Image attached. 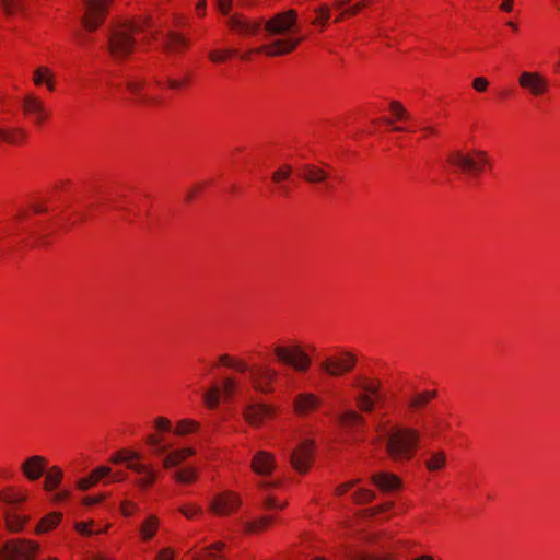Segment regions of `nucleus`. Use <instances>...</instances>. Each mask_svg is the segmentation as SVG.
Wrapping results in <instances>:
<instances>
[{"label":"nucleus","mask_w":560,"mask_h":560,"mask_svg":"<svg viewBox=\"0 0 560 560\" xmlns=\"http://www.w3.org/2000/svg\"><path fill=\"white\" fill-rule=\"evenodd\" d=\"M129 469L132 471L143 475V477L137 480V485L141 488L150 487L156 478L155 471L148 465L139 463H129Z\"/></svg>","instance_id":"obj_23"},{"label":"nucleus","mask_w":560,"mask_h":560,"mask_svg":"<svg viewBox=\"0 0 560 560\" xmlns=\"http://www.w3.org/2000/svg\"><path fill=\"white\" fill-rule=\"evenodd\" d=\"M220 12L224 15H229L232 8V0H217Z\"/></svg>","instance_id":"obj_58"},{"label":"nucleus","mask_w":560,"mask_h":560,"mask_svg":"<svg viewBox=\"0 0 560 560\" xmlns=\"http://www.w3.org/2000/svg\"><path fill=\"white\" fill-rule=\"evenodd\" d=\"M137 27L131 23L116 25L108 33L107 49L110 56L119 61L126 59L136 47L133 34Z\"/></svg>","instance_id":"obj_2"},{"label":"nucleus","mask_w":560,"mask_h":560,"mask_svg":"<svg viewBox=\"0 0 560 560\" xmlns=\"http://www.w3.org/2000/svg\"><path fill=\"white\" fill-rule=\"evenodd\" d=\"M141 454L130 451V450H121L112 456L110 460L114 464L125 463L129 468V463H139L141 459Z\"/></svg>","instance_id":"obj_31"},{"label":"nucleus","mask_w":560,"mask_h":560,"mask_svg":"<svg viewBox=\"0 0 560 560\" xmlns=\"http://www.w3.org/2000/svg\"><path fill=\"white\" fill-rule=\"evenodd\" d=\"M358 386L362 389V394H369L372 397H375L377 399H381V382L377 380H365V378H359Z\"/></svg>","instance_id":"obj_34"},{"label":"nucleus","mask_w":560,"mask_h":560,"mask_svg":"<svg viewBox=\"0 0 560 560\" xmlns=\"http://www.w3.org/2000/svg\"><path fill=\"white\" fill-rule=\"evenodd\" d=\"M105 498H106L105 493L95 495V497H86V498H84L83 503L85 505H94V504L102 502Z\"/></svg>","instance_id":"obj_60"},{"label":"nucleus","mask_w":560,"mask_h":560,"mask_svg":"<svg viewBox=\"0 0 560 560\" xmlns=\"http://www.w3.org/2000/svg\"><path fill=\"white\" fill-rule=\"evenodd\" d=\"M4 520L9 530L20 532L28 522V516L20 515L12 509L4 512Z\"/></svg>","instance_id":"obj_27"},{"label":"nucleus","mask_w":560,"mask_h":560,"mask_svg":"<svg viewBox=\"0 0 560 560\" xmlns=\"http://www.w3.org/2000/svg\"><path fill=\"white\" fill-rule=\"evenodd\" d=\"M159 521L155 516H150L142 525L141 527V535L143 539H151L156 529H158Z\"/></svg>","instance_id":"obj_40"},{"label":"nucleus","mask_w":560,"mask_h":560,"mask_svg":"<svg viewBox=\"0 0 560 560\" xmlns=\"http://www.w3.org/2000/svg\"><path fill=\"white\" fill-rule=\"evenodd\" d=\"M221 390L218 386H212L203 396L205 402L209 408H215L219 405Z\"/></svg>","instance_id":"obj_45"},{"label":"nucleus","mask_w":560,"mask_h":560,"mask_svg":"<svg viewBox=\"0 0 560 560\" xmlns=\"http://www.w3.org/2000/svg\"><path fill=\"white\" fill-rule=\"evenodd\" d=\"M61 516L62 515L58 512H54V513L46 515L37 524L35 532L37 534H43V533L49 532L50 529L55 528L59 524Z\"/></svg>","instance_id":"obj_29"},{"label":"nucleus","mask_w":560,"mask_h":560,"mask_svg":"<svg viewBox=\"0 0 560 560\" xmlns=\"http://www.w3.org/2000/svg\"><path fill=\"white\" fill-rule=\"evenodd\" d=\"M1 7L7 15H13L23 11L24 0H1Z\"/></svg>","instance_id":"obj_41"},{"label":"nucleus","mask_w":560,"mask_h":560,"mask_svg":"<svg viewBox=\"0 0 560 560\" xmlns=\"http://www.w3.org/2000/svg\"><path fill=\"white\" fill-rule=\"evenodd\" d=\"M273 353L279 362L293 368L296 372H306L311 364V357L303 350L299 343L289 346L276 345Z\"/></svg>","instance_id":"obj_4"},{"label":"nucleus","mask_w":560,"mask_h":560,"mask_svg":"<svg viewBox=\"0 0 560 560\" xmlns=\"http://www.w3.org/2000/svg\"><path fill=\"white\" fill-rule=\"evenodd\" d=\"M357 363V358L350 352H343L340 357H327L319 366L320 370L332 377L350 372Z\"/></svg>","instance_id":"obj_8"},{"label":"nucleus","mask_w":560,"mask_h":560,"mask_svg":"<svg viewBox=\"0 0 560 560\" xmlns=\"http://www.w3.org/2000/svg\"><path fill=\"white\" fill-rule=\"evenodd\" d=\"M26 137V131L20 127L2 128L0 127V141L9 144H19Z\"/></svg>","instance_id":"obj_26"},{"label":"nucleus","mask_w":560,"mask_h":560,"mask_svg":"<svg viewBox=\"0 0 560 560\" xmlns=\"http://www.w3.org/2000/svg\"><path fill=\"white\" fill-rule=\"evenodd\" d=\"M24 113L34 119L36 125H40L49 117V112L44 103L35 95L27 94L23 98Z\"/></svg>","instance_id":"obj_15"},{"label":"nucleus","mask_w":560,"mask_h":560,"mask_svg":"<svg viewBox=\"0 0 560 560\" xmlns=\"http://www.w3.org/2000/svg\"><path fill=\"white\" fill-rule=\"evenodd\" d=\"M24 476L28 480L39 479L47 469V460L43 456L34 455L28 457L21 466Z\"/></svg>","instance_id":"obj_16"},{"label":"nucleus","mask_w":560,"mask_h":560,"mask_svg":"<svg viewBox=\"0 0 560 560\" xmlns=\"http://www.w3.org/2000/svg\"><path fill=\"white\" fill-rule=\"evenodd\" d=\"M188 45V39L185 38L182 34L174 31H167L162 46L165 51L177 54L180 52L182 49L187 48Z\"/></svg>","instance_id":"obj_20"},{"label":"nucleus","mask_w":560,"mask_h":560,"mask_svg":"<svg viewBox=\"0 0 560 560\" xmlns=\"http://www.w3.org/2000/svg\"><path fill=\"white\" fill-rule=\"evenodd\" d=\"M301 177L310 184H326L327 188H330V185L327 184L328 173L315 164H304L301 167Z\"/></svg>","instance_id":"obj_17"},{"label":"nucleus","mask_w":560,"mask_h":560,"mask_svg":"<svg viewBox=\"0 0 560 560\" xmlns=\"http://www.w3.org/2000/svg\"><path fill=\"white\" fill-rule=\"evenodd\" d=\"M241 505V499L233 492L218 494L210 503V510L220 516L233 513Z\"/></svg>","instance_id":"obj_11"},{"label":"nucleus","mask_w":560,"mask_h":560,"mask_svg":"<svg viewBox=\"0 0 560 560\" xmlns=\"http://www.w3.org/2000/svg\"><path fill=\"white\" fill-rule=\"evenodd\" d=\"M158 560H173V553L170 549H164L158 555Z\"/></svg>","instance_id":"obj_64"},{"label":"nucleus","mask_w":560,"mask_h":560,"mask_svg":"<svg viewBox=\"0 0 560 560\" xmlns=\"http://www.w3.org/2000/svg\"><path fill=\"white\" fill-rule=\"evenodd\" d=\"M275 459L273 456L267 452H258L252 462V468L259 475H268L273 470Z\"/></svg>","instance_id":"obj_21"},{"label":"nucleus","mask_w":560,"mask_h":560,"mask_svg":"<svg viewBox=\"0 0 560 560\" xmlns=\"http://www.w3.org/2000/svg\"><path fill=\"white\" fill-rule=\"evenodd\" d=\"M383 436L388 457L396 463H406L415 456L421 433L415 428L396 424L385 430Z\"/></svg>","instance_id":"obj_1"},{"label":"nucleus","mask_w":560,"mask_h":560,"mask_svg":"<svg viewBox=\"0 0 560 560\" xmlns=\"http://www.w3.org/2000/svg\"><path fill=\"white\" fill-rule=\"evenodd\" d=\"M173 478L180 483H190L196 480L197 471L194 468H184L174 471Z\"/></svg>","instance_id":"obj_39"},{"label":"nucleus","mask_w":560,"mask_h":560,"mask_svg":"<svg viewBox=\"0 0 560 560\" xmlns=\"http://www.w3.org/2000/svg\"><path fill=\"white\" fill-rule=\"evenodd\" d=\"M272 520H273L272 516H262V517L258 518L257 521L245 522L244 530L248 534L256 533L258 530H262L272 522Z\"/></svg>","instance_id":"obj_37"},{"label":"nucleus","mask_w":560,"mask_h":560,"mask_svg":"<svg viewBox=\"0 0 560 560\" xmlns=\"http://www.w3.org/2000/svg\"><path fill=\"white\" fill-rule=\"evenodd\" d=\"M390 112L395 115L398 120L409 119V114L405 107L397 101H393L389 104Z\"/></svg>","instance_id":"obj_49"},{"label":"nucleus","mask_w":560,"mask_h":560,"mask_svg":"<svg viewBox=\"0 0 560 560\" xmlns=\"http://www.w3.org/2000/svg\"><path fill=\"white\" fill-rule=\"evenodd\" d=\"M109 1L110 0H82L84 14L81 22L88 31H96L104 22Z\"/></svg>","instance_id":"obj_6"},{"label":"nucleus","mask_w":560,"mask_h":560,"mask_svg":"<svg viewBox=\"0 0 560 560\" xmlns=\"http://www.w3.org/2000/svg\"><path fill=\"white\" fill-rule=\"evenodd\" d=\"M314 443L311 440L302 441L290 454L292 467L300 474H305L313 460Z\"/></svg>","instance_id":"obj_9"},{"label":"nucleus","mask_w":560,"mask_h":560,"mask_svg":"<svg viewBox=\"0 0 560 560\" xmlns=\"http://www.w3.org/2000/svg\"><path fill=\"white\" fill-rule=\"evenodd\" d=\"M316 18L313 20V24L324 26L330 18V9L327 4H323L315 9Z\"/></svg>","instance_id":"obj_46"},{"label":"nucleus","mask_w":560,"mask_h":560,"mask_svg":"<svg viewBox=\"0 0 560 560\" xmlns=\"http://www.w3.org/2000/svg\"><path fill=\"white\" fill-rule=\"evenodd\" d=\"M520 85L527 90L532 95L539 96L548 89L547 80L538 72L524 71L518 79Z\"/></svg>","instance_id":"obj_13"},{"label":"nucleus","mask_w":560,"mask_h":560,"mask_svg":"<svg viewBox=\"0 0 560 560\" xmlns=\"http://www.w3.org/2000/svg\"><path fill=\"white\" fill-rule=\"evenodd\" d=\"M195 453L196 452L192 447H184V448L174 450L163 457V460H162L163 467L166 469L177 467L187 457L195 455Z\"/></svg>","instance_id":"obj_22"},{"label":"nucleus","mask_w":560,"mask_h":560,"mask_svg":"<svg viewBox=\"0 0 560 560\" xmlns=\"http://www.w3.org/2000/svg\"><path fill=\"white\" fill-rule=\"evenodd\" d=\"M374 498L375 493L368 489H359L353 494V499L358 504L371 502Z\"/></svg>","instance_id":"obj_48"},{"label":"nucleus","mask_w":560,"mask_h":560,"mask_svg":"<svg viewBox=\"0 0 560 560\" xmlns=\"http://www.w3.org/2000/svg\"><path fill=\"white\" fill-rule=\"evenodd\" d=\"M98 481L96 480V478H93V474L91 472V475L86 478H83V479H80L78 481V487L85 491L88 489H90L91 487H93L94 485H96Z\"/></svg>","instance_id":"obj_53"},{"label":"nucleus","mask_w":560,"mask_h":560,"mask_svg":"<svg viewBox=\"0 0 560 560\" xmlns=\"http://www.w3.org/2000/svg\"><path fill=\"white\" fill-rule=\"evenodd\" d=\"M264 506L268 510L283 509L284 503H279L276 499L266 497L264 500Z\"/></svg>","instance_id":"obj_57"},{"label":"nucleus","mask_w":560,"mask_h":560,"mask_svg":"<svg viewBox=\"0 0 560 560\" xmlns=\"http://www.w3.org/2000/svg\"><path fill=\"white\" fill-rule=\"evenodd\" d=\"M339 421L347 427L363 425L365 419L359 412L348 409L339 415Z\"/></svg>","instance_id":"obj_33"},{"label":"nucleus","mask_w":560,"mask_h":560,"mask_svg":"<svg viewBox=\"0 0 560 560\" xmlns=\"http://www.w3.org/2000/svg\"><path fill=\"white\" fill-rule=\"evenodd\" d=\"M390 508V503H386V504H383V505H378V506H375V508H371V509H368L364 511V513L368 515V516H374L381 512H384L386 510H388Z\"/></svg>","instance_id":"obj_59"},{"label":"nucleus","mask_w":560,"mask_h":560,"mask_svg":"<svg viewBox=\"0 0 560 560\" xmlns=\"http://www.w3.org/2000/svg\"><path fill=\"white\" fill-rule=\"evenodd\" d=\"M371 479L382 491H393L400 487V479L394 474L378 472Z\"/></svg>","instance_id":"obj_24"},{"label":"nucleus","mask_w":560,"mask_h":560,"mask_svg":"<svg viewBox=\"0 0 560 560\" xmlns=\"http://www.w3.org/2000/svg\"><path fill=\"white\" fill-rule=\"evenodd\" d=\"M219 362L224 366L233 369L234 358L230 357L229 354H222L219 357Z\"/></svg>","instance_id":"obj_62"},{"label":"nucleus","mask_w":560,"mask_h":560,"mask_svg":"<svg viewBox=\"0 0 560 560\" xmlns=\"http://www.w3.org/2000/svg\"><path fill=\"white\" fill-rule=\"evenodd\" d=\"M228 24L231 28L240 32L241 34H257L261 27V22H249L241 14H233L229 16Z\"/></svg>","instance_id":"obj_18"},{"label":"nucleus","mask_w":560,"mask_h":560,"mask_svg":"<svg viewBox=\"0 0 560 560\" xmlns=\"http://www.w3.org/2000/svg\"><path fill=\"white\" fill-rule=\"evenodd\" d=\"M488 85H489V82H488V80H487L486 78H483V77H478V78H476V79L474 80V82H472V86H474V89H475L476 91H478V92H483V91H486V90H487V88H488Z\"/></svg>","instance_id":"obj_56"},{"label":"nucleus","mask_w":560,"mask_h":560,"mask_svg":"<svg viewBox=\"0 0 560 560\" xmlns=\"http://www.w3.org/2000/svg\"><path fill=\"white\" fill-rule=\"evenodd\" d=\"M52 72L50 69L46 68V67H39L37 68L35 71H34V77H33V80H34V83L36 85H40L43 83H46L47 85V89L49 91H54L55 89V84L52 82Z\"/></svg>","instance_id":"obj_32"},{"label":"nucleus","mask_w":560,"mask_h":560,"mask_svg":"<svg viewBox=\"0 0 560 560\" xmlns=\"http://www.w3.org/2000/svg\"><path fill=\"white\" fill-rule=\"evenodd\" d=\"M245 420L254 427H259L273 415V408L262 402H250L244 409Z\"/></svg>","instance_id":"obj_14"},{"label":"nucleus","mask_w":560,"mask_h":560,"mask_svg":"<svg viewBox=\"0 0 560 560\" xmlns=\"http://www.w3.org/2000/svg\"><path fill=\"white\" fill-rule=\"evenodd\" d=\"M180 513L187 518H192L196 514H201V508L197 505H185L179 509Z\"/></svg>","instance_id":"obj_52"},{"label":"nucleus","mask_w":560,"mask_h":560,"mask_svg":"<svg viewBox=\"0 0 560 560\" xmlns=\"http://www.w3.org/2000/svg\"><path fill=\"white\" fill-rule=\"evenodd\" d=\"M301 40L302 38H294L291 36L285 38L273 39L267 45H262L256 49H253L242 55V59L248 60L250 58V54L253 52L266 54L270 57L285 55L293 51L296 48V46L301 43Z\"/></svg>","instance_id":"obj_7"},{"label":"nucleus","mask_w":560,"mask_h":560,"mask_svg":"<svg viewBox=\"0 0 560 560\" xmlns=\"http://www.w3.org/2000/svg\"><path fill=\"white\" fill-rule=\"evenodd\" d=\"M236 54V50L234 49H226V50H212L209 52V59L214 63H221L224 62L228 57L233 56Z\"/></svg>","instance_id":"obj_47"},{"label":"nucleus","mask_w":560,"mask_h":560,"mask_svg":"<svg viewBox=\"0 0 560 560\" xmlns=\"http://www.w3.org/2000/svg\"><path fill=\"white\" fill-rule=\"evenodd\" d=\"M320 404L317 396L311 393H302L295 397L294 410L299 415H306L315 410Z\"/></svg>","instance_id":"obj_19"},{"label":"nucleus","mask_w":560,"mask_h":560,"mask_svg":"<svg viewBox=\"0 0 560 560\" xmlns=\"http://www.w3.org/2000/svg\"><path fill=\"white\" fill-rule=\"evenodd\" d=\"M141 454L130 451V450H121L112 456L110 460L114 464L125 463L129 468V463H139L141 459Z\"/></svg>","instance_id":"obj_30"},{"label":"nucleus","mask_w":560,"mask_h":560,"mask_svg":"<svg viewBox=\"0 0 560 560\" xmlns=\"http://www.w3.org/2000/svg\"><path fill=\"white\" fill-rule=\"evenodd\" d=\"M199 428V423L190 420V419H183L177 422L176 429L174 433L176 435H186L194 431H196Z\"/></svg>","instance_id":"obj_38"},{"label":"nucleus","mask_w":560,"mask_h":560,"mask_svg":"<svg viewBox=\"0 0 560 560\" xmlns=\"http://www.w3.org/2000/svg\"><path fill=\"white\" fill-rule=\"evenodd\" d=\"M63 472L58 466L49 468L45 474L44 488L47 491L56 489L62 480Z\"/></svg>","instance_id":"obj_28"},{"label":"nucleus","mask_w":560,"mask_h":560,"mask_svg":"<svg viewBox=\"0 0 560 560\" xmlns=\"http://www.w3.org/2000/svg\"><path fill=\"white\" fill-rule=\"evenodd\" d=\"M38 548L34 541L13 539L0 548V560H34Z\"/></svg>","instance_id":"obj_5"},{"label":"nucleus","mask_w":560,"mask_h":560,"mask_svg":"<svg viewBox=\"0 0 560 560\" xmlns=\"http://www.w3.org/2000/svg\"><path fill=\"white\" fill-rule=\"evenodd\" d=\"M145 442H147L148 445L153 447L154 452L158 455H163L168 450L167 445L162 444V438H160V436H158L155 434H149L145 438Z\"/></svg>","instance_id":"obj_43"},{"label":"nucleus","mask_w":560,"mask_h":560,"mask_svg":"<svg viewBox=\"0 0 560 560\" xmlns=\"http://www.w3.org/2000/svg\"><path fill=\"white\" fill-rule=\"evenodd\" d=\"M348 558L349 560H394L390 556L376 557L360 551H351Z\"/></svg>","instance_id":"obj_51"},{"label":"nucleus","mask_w":560,"mask_h":560,"mask_svg":"<svg viewBox=\"0 0 560 560\" xmlns=\"http://www.w3.org/2000/svg\"><path fill=\"white\" fill-rule=\"evenodd\" d=\"M446 464V455L442 451L431 453L430 458L425 462V467L430 471L443 468Z\"/></svg>","instance_id":"obj_36"},{"label":"nucleus","mask_w":560,"mask_h":560,"mask_svg":"<svg viewBox=\"0 0 560 560\" xmlns=\"http://www.w3.org/2000/svg\"><path fill=\"white\" fill-rule=\"evenodd\" d=\"M354 399L358 408L363 412H372L375 408V402L378 400L369 394L362 393L358 394Z\"/></svg>","instance_id":"obj_35"},{"label":"nucleus","mask_w":560,"mask_h":560,"mask_svg":"<svg viewBox=\"0 0 560 560\" xmlns=\"http://www.w3.org/2000/svg\"><path fill=\"white\" fill-rule=\"evenodd\" d=\"M141 86H142L141 82L130 81V80L127 81V89L135 94H137L140 91Z\"/></svg>","instance_id":"obj_63"},{"label":"nucleus","mask_w":560,"mask_h":560,"mask_svg":"<svg viewBox=\"0 0 560 560\" xmlns=\"http://www.w3.org/2000/svg\"><path fill=\"white\" fill-rule=\"evenodd\" d=\"M292 173V167L289 164L281 165L277 171H275L271 175V179L276 184H281L283 180L290 178Z\"/></svg>","instance_id":"obj_44"},{"label":"nucleus","mask_w":560,"mask_h":560,"mask_svg":"<svg viewBox=\"0 0 560 560\" xmlns=\"http://www.w3.org/2000/svg\"><path fill=\"white\" fill-rule=\"evenodd\" d=\"M93 478H96L100 481L102 478L108 477L112 475V469L107 466H100L92 471Z\"/></svg>","instance_id":"obj_54"},{"label":"nucleus","mask_w":560,"mask_h":560,"mask_svg":"<svg viewBox=\"0 0 560 560\" xmlns=\"http://www.w3.org/2000/svg\"><path fill=\"white\" fill-rule=\"evenodd\" d=\"M154 424L159 431H163V432L170 431L171 427H172L171 421L164 417L156 418Z\"/></svg>","instance_id":"obj_55"},{"label":"nucleus","mask_w":560,"mask_h":560,"mask_svg":"<svg viewBox=\"0 0 560 560\" xmlns=\"http://www.w3.org/2000/svg\"><path fill=\"white\" fill-rule=\"evenodd\" d=\"M278 373L276 370L262 366L252 372L250 378L255 390L268 394L272 392V383L276 380Z\"/></svg>","instance_id":"obj_12"},{"label":"nucleus","mask_w":560,"mask_h":560,"mask_svg":"<svg viewBox=\"0 0 560 560\" xmlns=\"http://www.w3.org/2000/svg\"><path fill=\"white\" fill-rule=\"evenodd\" d=\"M366 3L364 1L358 2L354 5L348 8L345 10V14L354 15L357 14L362 8H364Z\"/></svg>","instance_id":"obj_61"},{"label":"nucleus","mask_w":560,"mask_h":560,"mask_svg":"<svg viewBox=\"0 0 560 560\" xmlns=\"http://www.w3.org/2000/svg\"><path fill=\"white\" fill-rule=\"evenodd\" d=\"M296 11L288 10L273 15L265 23V31L268 36H277L288 33L296 23Z\"/></svg>","instance_id":"obj_10"},{"label":"nucleus","mask_w":560,"mask_h":560,"mask_svg":"<svg viewBox=\"0 0 560 560\" xmlns=\"http://www.w3.org/2000/svg\"><path fill=\"white\" fill-rule=\"evenodd\" d=\"M435 397V390H424L421 393H417L408 399L407 407L410 411H417L423 408L431 399Z\"/></svg>","instance_id":"obj_25"},{"label":"nucleus","mask_w":560,"mask_h":560,"mask_svg":"<svg viewBox=\"0 0 560 560\" xmlns=\"http://www.w3.org/2000/svg\"><path fill=\"white\" fill-rule=\"evenodd\" d=\"M446 161L455 172L466 175L479 174L490 163L487 152L481 150L474 151L472 155L455 150L448 153Z\"/></svg>","instance_id":"obj_3"},{"label":"nucleus","mask_w":560,"mask_h":560,"mask_svg":"<svg viewBox=\"0 0 560 560\" xmlns=\"http://www.w3.org/2000/svg\"><path fill=\"white\" fill-rule=\"evenodd\" d=\"M237 387V383L233 377H226L223 381L221 393L225 398H230L234 395Z\"/></svg>","instance_id":"obj_50"},{"label":"nucleus","mask_w":560,"mask_h":560,"mask_svg":"<svg viewBox=\"0 0 560 560\" xmlns=\"http://www.w3.org/2000/svg\"><path fill=\"white\" fill-rule=\"evenodd\" d=\"M0 500L7 505L14 506L25 500V497L7 489L0 492Z\"/></svg>","instance_id":"obj_42"}]
</instances>
